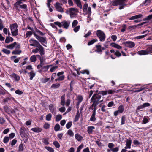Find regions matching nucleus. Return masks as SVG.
Masks as SVG:
<instances>
[{"label": "nucleus", "instance_id": "1", "mask_svg": "<svg viewBox=\"0 0 152 152\" xmlns=\"http://www.w3.org/2000/svg\"><path fill=\"white\" fill-rule=\"evenodd\" d=\"M29 42L30 43V46L36 47L35 48L32 50V52L35 54L38 53L39 52L40 55L42 56L44 54V49L38 41L33 39H31L30 40Z\"/></svg>", "mask_w": 152, "mask_h": 152}, {"label": "nucleus", "instance_id": "2", "mask_svg": "<svg viewBox=\"0 0 152 152\" xmlns=\"http://www.w3.org/2000/svg\"><path fill=\"white\" fill-rule=\"evenodd\" d=\"M102 96L100 94H94L91 98V101L94 102L95 104V106L97 105L99 103L103 101V99H102Z\"/></svg>", "mask_w": 152, "mask_h": 152}, {"label": "nucleus", "instance_id": "3", "mask_svg": "<svg viewBox=\"0 0 152 152\" xmlns=\"http://www.w3.org/2000/svg\"><path fill=\"white\" fill-rule=\"evenodd\" d=\"M126 0H115L112 3L113 6L119 5V9L121 10L126 5L125 3Z\"/></svg>", "mask_w": 152, "mask_h": 152}, {"label": "nucleus", "instance_id": "4", "mask_svg": "<svg viewBox=\"0 0 152 152\" xmlns=\"http://www.w3.org/2000/svg\"><path fill=\"white\" fill-rule=\"evenodd\" d=\"M18 25L16 23L10 25L11 32L12 35L13 36H16L18 34Z\"/></svg>", "mask_w": 152, "mask_h": 152}, {"label": "nucleus", "instance_id": "5", "mask_svg": "<svg viewBox=\"0 0 152 152\" xmlns=\"http://www.w3.org/2000/svg\"><path fill=\"white\" fill-rule=\"evenodd\" d=\"M152 53V45H150L146 50H141L137 52L140 55H145Z\"/></svg>", "mask_w": 152, "mask_h": 152}, {"label": "nucleus", "instance_id": "6", "mask_svg": "<svg viewBox=\"0 0 152 152\" xmlns=\"http://www.w3.org/2000/svg\"><path fill=\"white\" fill-rule=\"evenodd\" d=\"M96 35L99 38L101 42H103L105 40L106 36L104 32L100 30H98L96 32Z\"/></svg>", "mask_w": 152, "mask_h": 152}, {"label": "nucleus", "instance_id": "7", "mask_svg": "<svg viewBox=\"0 0 152 152\" xmlns=\"http://www.w3.org/2000/svg\"><path fill=\"white\" fill-rule=\"evenodd\" d=\"M34 35L35 37L39 40L40 42L41 43L42 45L46 46L44 44H46L47 43V42L45 38L39 36L37 35L35 33H34Z\"/></svg>", "mask_w": 152, "mask_h": 152}, {"label": "nucleus", "instance_id": "8", "mask_svg": "<svg viewBox=\"0 0 152 152\" xmlns=\"http://www.w3.org/2000/svg\"><path fill=\"white\" fill-rule=\"evenodd\" d=\"M70 15L71 18L75 16L78 12V10L76 8H71L69 9Z\"/></svg>", "mask_w": 152, "mask_h": 152}, {"label": "nucleus", "instance_id": "9", "mask_svg": "<svg viewBox=\"0 0 152 152\" xmlns=\"http://www.w3.org/2000/svg\"><path fill=\"white\" fill-rule=\"evenodd\" d=\"M124 111V107L123 104L120 105L118 107V110H117L115 111L114 113V115L115 116H117L119 113H121Z\"/></svg>", "mask_w": 152, "mask_h": 152}, {"label": "nucleus", "instance_id": "10", "mask_svg": "<svg viewBox=\"0 0 152 152\" xmlns=\"http://www.w3.org/2000/svg\"><path fill=\"white\" fill-rule=\"evenodd\" d=\"M126 143V146L124 148L125 149H130L131 148V145L132 143V140L130 138L126 139L125 141Z\"/></svg>", "mask_w": 152, "mask_h": 152}, {"label": "nucleus", "instance_id": "11", "mask_svg": "<svg viewBox=\"0 0 152 152\" xmlns=\"http://www.w3.org/2000/svg\"><path fill=\"white\" fill-rule=\"evenodd\" d=\"M10 77L15 82H18L20 79V76L15 73H13L10 75Z\"/></svg>", "mask_w": 152, "mask_h": 152}, {"label": "nucleus", "instance_id": "12", "mask_svg": "<svg viewBox=\"0 0 152 152\" xmlns=\"http://www.w3.org/2000/svg\"><path fill=\"white\" fill-rule=\"evenodd\" d=\"M124 43L126 46L131 48H133L135 45L134 42L130 41H126Z\"/></svg>", "mask_w": 152, "mask_h": 152}, {"label": "nucleus", "instance_id": "13", "mask_svg": "<svg viewBox=\"0 0 152 152\" xmlns=\"http://www.w3.org/2000/svg\"><path fill=\"white\" fill-rule=\"evenodd\" d=\"M55 6L58 11L61 12H64L63 9L61 6L60 4L58 2L56 3Z\"/></svg>", "mask_w": 152, "mask_h": 152}, {"label": "nucleus", "instance_id": "14", "mask_svg": "<svg viewBox=\"0 0 152 152\" xmlns=\"http://www.w3.org/2000/svg\"><path fill=\"white\" fill-rule=\"evenodd\" d=\"M26 129L25 127H21L20 129V135L22 137H25L26 135Z\"/></svg>", "mask_w": 152, "mask_h": 152}, {"label": "nucleus", "instance_id": "15", "mask_svg": "<svg viewBox=\"0 0 152 152\" xmlns=\"http://www.w3.org/2000/svg\"><path fill=\"white\" fill-rule=\"evenodd\" d=\"M25 1L26 0H19L14 4V7L16 10H19L18 6L22 3V1L25 2Z\"/></svg>", "mask_w": 152, "mask_h": 152}, {"label": "nucleus", "instance_id": "16", "mask_svg": "<svg viewBox=\"0 0 152 152\" xmlns=\"http://www.w3.org/2000/svg\"><path fill=\"white\" fill-rule=\"evenodd\" d=\"M62 26L64 28H67L69 26L70 24L69 21H66L64 20L62 22Z\"/></svg>", "mask_w": 152, "mask_h": 152}, {"label": "nucleus", "instance_id": "17", "mask_svg": "<svg viewBox=\"0 0 152 152\" xmlns=\"http://www.w3.org/2000/svg\"><path fill=\"white\" fill-rule=\"evenodd\" d=\"M95 110H94L92 112V115L90 118V120L94 122L96 120L95 118L96 115V112H95Z\"/></svg>", "mask_w": 152, "mask_h": 152}, {"label": "nucleus", "instance_id": "18", "mask_svg": "<svg viewBox=\"0 0 152 152\" xmlns=\"http://www.w3.org/2000/svg\"><path fill=\"white\" fill-rule=\"evenodd\" d=\"M142 15L141 14H139L134 16H133L130 18L129 19V20H135L137 19H138L142 17Z\"/></svg>", "mask_w": 152, "mask_h": 152}, {"label": "nucleus", "instance_id": "19", "mask_svg": "<svg viewBox=\"0 0 152 152\" xmlns=\"http://www.w3.org/2000/svg\"><path fill=\"white\" fill-rule=\"evenodd\" d=\"M75 139L78 141H81L83 139V137L80 135L78 133L75 134Z\"/></svg>", "mask_w": 152, "mask_h": 152}, {"label": "nucleus", "instance_id": "20", "mask_svg": "<svg viewBox=\"0 0 152 152\" xmlns=\"http://www.w3.org/2000/svg\"><path fill=\"white\" fill-rule=\"evenodd\" d=\"M95 129V127L93 126H88L87 128V132L89 134H91L92 133L93 130Z\"/></svg>", "mask_w": 152, "mask_h": 152}, {"label": "nucleus", "instance_id": "21", "mask_svg": "<svg viewBox=\"0 0 152 152\" xmlns=\"http://www.w3.org/2000/svg\"><path fill=\"white\" fill-rule=\"evenodd\" d=\"M96 49L95 50V51L99 53L100 54L102 53V48L101 45H96Z\"/></svg>", "mask_w": 152, "mask_h": 152}, {"label": "nucleus", "instance_id": "22", "mask_svg": "<svg viewBox=\"0 0 152 152\" xmlns=\"http://www.w3.org/2000/svg\"><path fill=\"white\" fill-rule=\"evenodd\" d=\"M31 130L37 133L39 132L42 131V129L38 127L33 128L31 129Z\"/></svg>", "mask_w": 152, "mask_h": 152}, {"label": "nucleus", "instance_id": "23", "mask_svg": "<svg viewBox=\"0 0 152 152\" xmlns=\"http://www.w3.org/2000/svg\"><path fill=\"white\" fill-rule=\"evenodd\" d=\"M110 46L112 47L116 48L117 49H120L122 48V47L118 45V44L115 43H113L110 44Z\"/></svg>", "mask_w": 152, "mask_h": 152}, {"label": "nucleus", "instance_id": "24", "mask_svg": "<svg viewBox=\"0 0 152 152\" xmlns=\"http://www.w3.org/2000/svg\"><path fill=\"white\" fill-rule=\"evenodd\" d=\"M65 95H63L61 97V104L64 106L65 104Z\"/></svg>", "mask_w": 152, "mask_h": 152}, {"label": "nucleus", "instance_id": "25", "mask_svg": "<svg viewBox=\"0 0 152 152\" xmlns=\"http://www.w3.org/2000/svg\"><path fill=\"white\" fill-rule=\"evenodd\" d=\"M60 86L59 83L53 84L51 86V88L53 89H57Z\"/></svg>", "mask_w": 152, "mask_h": 152}, {"label": "nucleus", "instance_id": "26", "mask_svg": "<svg viewBox=\"0 0 152 152\" xmlns=\"http://www.w3.org/2000/svg\"><path fill=\"white\" fill-rule=\"evenodd\" d=\"M16 44V42H15L11 44L6 46V48L11 49H12L15 47V45Z\"/></svg>", "mask_w": 152, "mask_h": 152}, {"label": "nucleus", "instance_id": "27", "mask_svg": "<svg viewBox=\"0 0 152 152\" xmlns=\"http://www.w3.org/2000/svg\"><path fill=\"white\" fill-rule=\"evenodd\" d=\"M13 40V39L11 37H7L5 39V42L6 43H9L10 42H12Z\"/></svg>", "mask_w": 152, "mask_h": 152}, {"label": "nucleus", "instance_id": "28", "mask_svg": "<svg viewBox=\"0 0 152 152\" xmlns=\"http://www.w3.org/2000/svg\"><path fill=\"white\" fill-rule=\"evenodd\" d=\"M41 69L43 72H46L48 71V68L47 65L41 66Z\"/></svg>", "mask_w": 152, "mask_h": 152}, {"label": "nucleus", "instance_id": "29", "mask_svg": "<svg viewBox=\"0 0 152 152\" xmlns=\"http://www.w3.org/2000/svg\"><path fill=\"white\" fill-rule=\"evenodd\" d=\"M21 52V50H15L12 53L13 54L18 55L20 54Z\"/></svg>", "mask_w": 152, "mask_h": 152}, {"label": "nucleus", "instance_id": "30", "mask_svg": "<svg viewBox=\"0 0 152 152\" xmlns=\"http://www.w3.org/2000/svg\"><path fill=\"white\" fill-rule=\"evenodd\" d=\"M29 74L30 75V80H32L34 77L35 76V73L33 72L32 71Z\"/></svg>", "mask_w": 152, "mask_h": 152}, {"label": "nucleus", "instance_id": "31", "mask_svg": "<svg viewBox=\"0 0 152 152\" xmlns=\"http://www.w3.org/2000/svg\"><path fill=\"white\" fill-rule=\"evenodd\" d=\"M30 60L31 62H35L36 60V56L33 55L30 58Z\"/></svg>", "mask_w": 152, "mask_h": 152}, {"label": "nucleus", "instance_id": "32", "mask_svg": "<svg viewBox=\"0 0 152 152\" xmlns=\"http://www.w3.org/2000/svg\"><path fill=\"white\" fill-rule=\"evenodd\" d=\"M34 32L30 31H27L26 34V38L30 37L32 34Z\"/></svg>", "mask_w": 152, "mask_h": 152}, {"label": "nucleus", "instance_id": "33", "mask_svg": "<svg viewBox=\"0 0 152 152\" xmlns=\"http://www.w3.org/2000/svg\"><path fill=\"white\" fill-rule=\"evenodd\" d=\"M19 6H20V8H21L23 9L26 10H27V6L25 4H23L22 5L20 4V5L18 6L19 9Z\"/></svg>", "mask_w": 152, "mask_h": 152}, {"label": "nucleus", "instance_id": "34", "mask_svg": "<svg viewBox=\"0 0 152 152\" xmlns=\"http://www.w3.org/2000/svg\"><path fill=\"white\" fill-rule=\"evenodd\" d=\"M80 115L79 113V112L78 110H77V113L75 117V118L74 120V121L75 122H76L78 120L80 117Z\"/></svg>", "mask_w": 152, "mask_h": 152}, {"label": "nucleus", "instance_id": "35", "mask_svg": "<svg viewBox=\"0 0 152 152\" xmlns=\"http://www.w3.org/2000/svg\"><path fill=\"white\" fill-rule=\"evenodd\" d=\"M77 100L78 101L77 102H78V103H80L83 100L82 96L81 95L78 96Z\"/></svg>", "mask_w": 152, "mask_h": 152}, {"label": "nucleus", "instance_id": "36", "mask_svg": "<svg viewBox=\"0 0 152 152\" xmlns=\"http://www.w3.org/2000/svg\"><path fill=\"white\" fill-rule=\"evenodd\" d=\"M58 68V66H54L53 67H51L50 69V71L51 72H53L55 71L56 69H57Z\"/></svg>", "mask_w": 152, "mask_h": 152}, {"label": "nucleus", "instance_id": "37", "mask_svg": "<svg viewBox=\"0 0 152 152\" xmlns=\"http://www.w3.org/2000/svg\"><path fill=\"white\" fill-rule=\"evenodd\" d=\"M60 126L58 124H57L55 126L54 129V130L56 131H57L60 130Z\"/></svg>", "mask_w": 152, "mask_h": 152}, {"label": "nucleus", "instance_id": "38", "mask_svg": "<svg viewBox=\"0 0 152 152\" xmlns=\"http://www.w3.org/2000/svg\"><path fill=\"white\" fill-rule=\"evenodd\" d=\"M93 102V104L91 105V106L90 107L89 109H91L93 110L94 109V110H95V112L96 111V110L97 109V106L96 105V107H95V104H94V102Z\"/></svg>", "mask_w": 152, "mask_h": 152}, {"label": "nucleus", "instance_id": "39", "mask_svg": "<svg viewBox=\"0 0 152 152\" xmlns=\"http://www.w3.org/2000/svg\"><path fill=\"white\" fill-rule=\"evenodd\" d=\"M62 119V116L61 115L59 114L57 115L56 118V121L57 122L59 121L60 120H61Z\"/></svg>", "mask_w": 152, "mask_h": 152}, {"label": "nucleus", "instance_id": "40", "mask_svg": "<svg viewBox=\"0 0 152 152\" xmlns=\"http://www.w3.org/2000/svg\"><path fill=\"white\" fill-rule=\"evenodd\" d=\"M80 28V26L79 25H78L77 26H75V27L73 28V30L74 31L75 33L79 31Z\"/></svg>", "mask_w": 152, "mask_h": 152}, {"label": "nucleus", "instance_id": "41", "mask_svg": "<svg viewBox=\"0 0 152 152\" xmlns=\"http://www.w3.org/2000/svg\"><path fill=\"white\" fill-rule=\"evenodd\" d=\"M49 107L50 112L52 113H53L54 110L53 105L52 104H50L49 106Z\"/></svg>", "mask_w": 152, "mask_h": 152}, {"label": "nucleus", "instance_id": "42", "mask_svg": "<svg viewBox=\"0 0 152 152\" xmlns=\"http://www.w3.org/2000/svg\"><path fill=\"white\" fill-rule=\"evenodd\" d=\"M78 21L76 20H74L72 23V28H74L75 26H76L78 24Z\"/></svg>", "mask_w": 152, "mask_h": 152}, {"label": "nucleus", "instance_id": "43", "mask_svg": "<svg viewBox=\"0 0 152 152\" xmlns=\"http://www.w3.org/2000/svg\"><path fill=\"white\" fill-rule=\"evenodd\" d=\"M45 148L48 151H49L50 152H54V150L53 149L49 147H45Z\"/></svg>", "mask_w": 152, "mask_h": 152}, {"label": "nucleus", "instance_id": "44", "mask_svg": "<svg viewBox=\"0 0 152 152\" xmlns=\"http://www.w3.org/2000/svg\"><path fill=\"white\" fill-rule=\"evenodd\" d=\"M97 41V39H94L91 41H89L88 44V45H91L92 44H93V43H94V42H96Z\"/></svg>", "mask_w": 152, "mask_h": 152}, {"label": "nucleus", "instance_id": "45", "mask_svg": "<svg viewBox=\"0 0 152 152\" xmlns=\"http://www.w3.org/2000/svg\"><path fill=\"white\" fill-rule=\"evenodd\" d=\"M9 138L8 137L5 136L3 140V142L4 143H6L9 142Z\"/></svg>", "mask_w": 152, "mask_h": 152}, {"label": "nucleus", "instance_id": "46", "mask_svg": "<svg viewBox=\"0 0 152 152\" xmlns=\"http://www.w3.org/2000/svg\"><path fill=\"white\" fill-rule=\"evenodd\" d=\"M53 144L57 148H59L60 147V145L59 143L57 141L53 142Z\"/></svg>", "mask_w": 152, "mask_h": 152}, {"label": "nucleus", "instance_id": "47", "mask_svg": "<svg viewBox=\"0 0 152 152\" xmlns=\"http://www.w3.org/2000/svg\"><path fill=\"white\" fill-rule=\"evenodd\" d=\"M2 51L4 53L7 54H9L10 53V50L6 49H4Z\"/></svg>", "mask_w": 152, "mask_h": 152}, {"label": "nucleus", "instance_id": "48", "mask_svg": "<svg viewBox=\"0 0 152 152\" xmlns=\"http://www.w3.org/2000/svg\"><path fill=\"white\" fill-rule=\"evenodd\" d=\"M126 120V117L125 116H123L122 117L121 120V125H123L125 124Z\"/></svg>", "mask_w": 152, "mask_h": 152}, {"label": "nucleus", "instance_id": "49", "mask_svg": "<svg viewBox=\"0 0 152 152\" xmlns=\"http://www.w3.org/2000/svg\"><path fill=\"white\" fill-rule=\"evenodd\" d=\"M114 146V144L112 143H109L108 144V147L111 149H113Z\"/></svg>", "mask_w": 152, "mask_h": 152}, {"label": "nucleus", "instance_id": "50", "mask_svg": "<svg viewBox=\"0 0 152 152\" xmlns=\"http://www.w3.org/2000/svg\"><path fill=\"white\" fill-rule=\"evenodd\" d=\"M88 7V4L87 3H85L83 7V11L86 12L87 11V10Z\"/></svg>", "mask_w": 152, "mask_h": 152}, {"label": "nucleus", "instance_id": "51", "mask_svg": "<svg viewBox=\"0 0 152 152\" xmlns=\"http://www.w3.org/2000/svg\"><path fill=\"white\" fill-rule=\"evenodd\" d=\"M67 133L69 135L71 136H73L74 135L73 132L71 130H68Z\"/></svg>", "mask_w": 152, "mask_h": 152}, {"label": "nucleus", "instance_id": "52", "mask_svg": "<svg viewBox=\"0 0 152 152\" xmlns=\"http://www.w3.org/2000/svg\"><path fill=\"white\" fill-rule=\"evenodd\" d=\"M52 115L51 114H49L47 115L46 116V120L47 121H49L51 120Z\"/></svg>", "mask_w": 152, "mask_h": 152}, {"label": "nucleus", "instance_id": "53", "mask_svg": "<svg viewBox=\"0 0 152 152\" xmlns=\"http://www.w3.org/2000/svg\"><path fill=\"white\" fill-rule=\"evenodd\" d=\"M72 125V122L70 121L68 122L66 125V127L67 129H69Z\"/></svg>", "mask_w": 152, "mask_h": 152}, {"label": "nucleus", "instance_id": "54", "mask_svg": "<svg viewBox=\"0 0 152 152\" xmlns=\"http://www.w3.org/2000/svg\"><path fill=\"white\" fill-rule=\"evenodd\" d=\"M50 124L48 123H46L44 125V127L45 129H49L50 126Z\"/></svg>", "mask_w": 152, "mask_h": 152}, {"label": "nucleus", "instance_id": "55", "mask_svg": "<svg viewBox=\"0 0 152 152\" xmlns=\"http://www.w3.org/2000/svg\"><path fill=\"white\" fill-rule=\"evenodd\" d=\"M152 19V15H150L146 17L144 20H148Z\"/></svg>", "mask_w": 152, "mask_h": 152}, {"label": "nucleus", "instance_id": "56", "mask_svg": "<svg viewBox=\"0 0 152 152\" xmlns=\"http://www.w3.org/2000/svg\"><path fill=\"white\" fill-rule=\"evenodd\" d=\"M119 150V147H117L111 149V151L113 152H118Z\"/></svg>", "mask_w": 152, "mask_h": 152}, {"label": "nucleus", "instance_id": "57", "mask_svg": "<svg viewBox=\"0 0 152 152\" xmlns=\"http://www.w3.org/2000/svg\"><path fill=\"white\" fill-rule=\"evenodd\" d=\"M83 147V145L82 144L80 145L77 148L76 152H80V150L82 149Z\"/></svg>", "mask_w": 152, "mask_h": 152}, {"label": "nucleus", "instance_id": "58", "mask_svg": "<svg viewBox=\"0 0 152 152\" xmlns=\"http://www.w3.org/2000/svg\"><path fill=\"white\" fill-rule=\"evenodd\" d=\"M114 55H116L118 57H119L121 55V54L120 52L118 50H116L115 52Z\"/></svg>", "mask_w": 152, "mask_h": 152}, {"label": "nucleus", "instance_id": "59", "mask_svg": "<svg viewBox=\"0 0 152 152\" xmlns=\"http://www.w3.org/2000/svg\"><path fill=\"white\" fill-rule=\"evenodd\" d=\"M147 34H145L144 35L139 36L135 37V38L137 39H140L145 37L147 35Z\"/></svg>", "mask_w": 152, "mask_h": 152}, {"label": "nucleus", "instance_id": "60", "mask_svg": "<svg viewBox=\"0 0 152 152\" xmlns=\"http://www.w3.org/2000/svg\"><path fill=\"white\" fill-rule=\"evenodd\" d=\"M43 142L45 145H47L49 144L48 140V139H44L43 140Z\"/></svg>", "mask_w": 152, "mask_h": 152}, {"label": "nucleus", "instance_id": "61", "mask_svg": "<svg viewBox=\"0 0 152 152\" xmlns=\"http://www.w3.org/2000/svg\"><path fill=\"white\" fill-rule=\"evenodd\" d=\"M133 143L135 145H138L141 144L140 142H139L138 140H133Z\"/></svg>", "mask_w": 152, "mask_h": 152}, {"label": "nucleus", "instance_id": "62", "mask_svg": "<svg viewBox=\"0 0 152 152\" xmlns=\"http://www.w3.org/2000/svg\"><path fill=\"white\" fill-rule=\"evenodd\" d=\"M107 94H113L114 93L116 92L115 91L113 90H107Z\"/></svg>", "mask_w": 152, "mask_h": 152}, {"label": "nucleus", "instance_id": "63", "mask_svg": "<svg viewBox=\"0 0 152 152\" xmlns=\"http://www.w3.org/2000/svg\"><path fill=\"white\" fill-rule=\"evenodd\" d=\"M81 73L84 74L85 73L87 74V75H89V71L87 70H82L80 72Z\"/></svg>", "mask_w": 152, "mask_h": 152}, {"label": "nucleus", "instance_id": "64", "mask_svg": "<svg viewBox=\"0 0 152 152\" xmlns=\"http://www.w3.org/2000/svg\"><path fill=\"white\" fill-rule=\"evenodd\" d=\"M126 149H123L121 150V152H136V151L135 150H133L129 151L127 152H126Z\"/></svg>", "mask_w": 152, "mask_h": 152}]
</instances>
